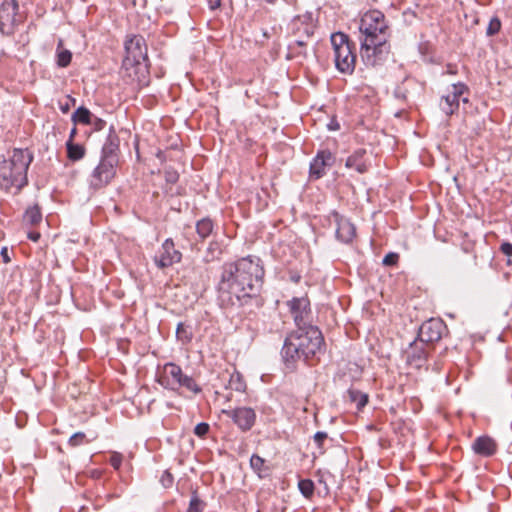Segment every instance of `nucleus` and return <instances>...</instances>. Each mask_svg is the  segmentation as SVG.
<instances>
[{
	"label": "nucleus",
	"instance_id": "obj_1",
	"mask_svg": "<svg viewBox=\"0 0 512 512\" xmlns=\"http://www.w3.org/2000/svg\"><path fill=\"white\" fill-rule=\"evenodd\" d=\"M264 273L258 257L247 256L224 264L217 285L221 305L226 308L243 306L253 300L259 305Z\"/></svg>",
	"mask_w": 512,
	"mask_h": 512
},
{
	"label": "nucleus",
	"instance_id": "obj_2",
	"mask_svg": "<svg viewBox=\"0 0 512 512\" xmlns=\"http://www.w3.org/2000/svg\"><path fill=\"white\" fill-rule=\"evenodd\" d=\"M360 53L366 65L376 66L387 54L388 25L378 10L366 12L359 24Z\"/></svg>",
	"mask_w": 512,
	"mask_h": 512
},
{
	"label": "nucleus",
	"instance_id": "obj_3",
	"mask_svg": "<svg viewBox=\"0 0 512 512\" xmlns=\"http://www.w3.org/2000/svg\"><path fill=\"white\" fill-rule=\"evenodd\" d=\"M323 345L324 338L318 327L296 329L285 338L281 355L285 363L301 359L309 362L322 351Z\"/></svg>",
	"mask_w": 512,
	"mask_h": 512
},
{
	"label": "nucleus",
	"instance_id": "obj_4",
	"mask_svg": "<svg viewBox=\"0 0 512 512\" xmlns=\"http://www.w3.org/2000/svg\"><path fill=\"white\" fill-rule=\"evenodd\" d=\"M33 156L28 150L14 149L9 159L0 162V186L21 189L28 182L27 171Z\"/></svg>",
	"mask_w": 512,
	"mask_h": 512
},
{
	"label": "nucleus",
	"instance_id": "obj_5",
	"mask_svg": "<svg viewBox=\"0 0 512 512\" xmlns=\"http://www.w3.org/2000/svg\"><path fill=\"white\" fill-rule=\"evenodd\" d=\"M126 57L123 61L125 70L133 69L135 78L139 85L146 83L145 73L147 72V46L142 36L135 35L125 43Z\"/></svg>",
	"mask_w": 512,
	"mask_h": 512
},
{
	"label": "nucleus",
	"instance_id": "obj_6",
	"mask_svg": "<svg viewBox=\"0 0 512 512\" xmlns=\"http://www.w3.org/2000/svg\"><path fill=\"white\" fill-rule=\"evenodd\" d=\"M330 40L334 50L336 69L344 74H352L356 65V54L353 51L354 44L342 32L333 33Z\"/></svg>",
	"mask_w": 512,
	"mask_h": 512
},
{
	"label": "nucleus",
	"instance_id": "obj_7",
	"mask_svg": "<svg viewBox=\"0 0 512 512\" xmlns=\"http://www.w3.org/2000/svg\"><path fill=\"white\" fill-rule=\"evenodd\" d=\"M164 374L167 385H171V389L185 388L193 394L201 392V387L189 375L184 374L181 367L175 363H167L164 366Z\"/></svg>",
	"mask_w": 512,
	"mask_h": 512
},
{
	"label": "nucleus",
	"instance_id": "obj_8",
	"mask_svg": "<svg viewBox=\"0 0 512 512\" xmlns=\"http://www.w3.org/2000/svg\"><path fill=\"white\" fill-rule=\"evenodd\" d=\"M19 6L16 0H4L0 6V32L11 36L16 28L23 22V16L18 12Z\"/></svg>",
	"mask_w": 512,
	"mask_h": 512
},
{
	"label": "nucleus",
	"instance_id": "obj_9",
	"mask_svg": "<svg viewBox=\"0 0 512 512\" xmlns=\"http://www.w3.org/2000/svg\"><path fill=\"white\" fill-rule=\"evenodd\" d=\"M297 329L315 327L311 324L312 315L310 301L306 297H295L287 303Z\"/></svg>",
	"mask_w": 512,
	"mask_h": 512
},
{
	"label": "nucleus",
	"instance_id": "obj_10",
	"mask_svg": "<svg viewBox=\"0 0 512 512\" xmlns=\"http://www.w3.org/2000/svg\"><path fill=\"white\" fill-rule=\"evenodd\" d=\"M118 160L101 157L97 167L91 175V186L94 188H102L110 183L116 174V165Z\"/></svg>",
	"mask_w": 512,
	"mask_h": 512
},
{
	"label": "nucleus",
	"instance_id": "obj_11",
	"mask_svg": "<svg viewBox=\"0 0 512 512\" xmlns=\"http://www.w3.org/2000/svg\"><path fill=\"white\" fill-rule=\"evenodd\" d=\"M222 413L230 417L242 432L251 430L256 422V413L250 407L222 410Z\"/></svg>",
	"mask_w": 512,
	"mask_h": 512
},
{
	"label": "nucleus",
	"instance_id": "obj_12",
	"mask_svg": "<svg viewBox=\"0 0 512 512\" xmlns=\"http://www.w3.org/2000/svg\"><path fill=\"white\" fill-rule=\"evenodd\" d=\"M468 91V87L462 83H456L451 86V91L442 96L439 106L441 110L447 115L451 116L459 109L460 97Z\"/></svg>",
	"mask_w": 512,
	"mask_h": 512
},
{
	"label": "nucleus",
	"instance_id": "obj_13",
	"mask_svg": "<svg viewBox=\"0 0 512 512\" xmlns=\"http://www.w3.org/2000/svg\"><path fill=\"white\" fill-rule=\"evenodd\" d=\"M446 330V325L440 319L431 318L425 321L419 329V341L428 345L434 343L442 338L443 332Z\"/></svg>",
	"mask_w": 512,
	"mask_h": 512
},
{
	"label": "nucleus",
	"instance_id": "obj_14",
	"mask_svg": "<svg viewBox=\"0 0 512 512\" xmlns=\"http://www.w3.org/2000/svg\"><path fill=\"white\" fill-rule=\"evenodd\" d=\"M182 254L175 249V244L171 238H168L162 244L154 261L157 267L166 268L181 261Z\"/></svg>",
	"mask_w": 512,
	"mask_h": 512
},
{
	"label": "nucleus",
	"instance_id": "obj_15",
	"mask_svg": "<svg viewBox=\"0 0 512 512\" xmlns=\"http://www.w3.org/2000/svg\"><path fill=\"white\" fill-rule=\"evenodd\" d=\"M316 29V22L311 12L294 17L290 23L292 36L312 38Z\"/></svg>",
	"mask_w": 512,
	"mask_h": 512
},
{
	"label": "nucleus",
	"instance_id": "obj_16",
	"mask_svg": "<svg viewBox=\"0 0 512 512\" xmlns=\"http://www.w3.org/2000/svg\"><path fill=\"white\" fill-rule=\"evenodd\" d=\"M336 223V237L343 243H350L356 235L355 226L338 212L333 211L330 215Z\"/></svg>",
	"mask_w": 512,
	"mask_h": 512
},
{
	"label": "nucleus",
	"instance_id": "obj_17",
	"mask_svg": "<svg viewBox=\"0 0 512 512\" xmlns=\"http://www.w3.org/2000/svg\"><path fill=\"white\" fill-rule=\"evenodd\" d=\"M427 346L425 343L414 341L406 351L407 363L415 368H420L427 360Z\"/></svg>",
	"mask_w": 512,
	"mask_h": 512
},
{
	"label": "nucleus",
	"instance_id": "obj_18",
	"mask_svg": "<svg viewBox=\"0 0 512 512\" xmlns=\"http://www.w3.org/2000/svg\"><path fill=\"white\" fill-rule=\"evenodd\" d=\"M334 157L328 150H322L310 164V176L319 179L325 174V168L333 164Z\"/></svg>",
	"mask_w": 512,
	"mask_h": 512
},
{
	"label": "nucleus",
	"instance_id": "obj_19",
	"mask_svg": "<svg viewBox=\"0 0 512 512\" xmlns=\"http://www.w3.org/2000/svg\"><path fill=\"white\" fill-rule=\"evenodd\" d=\"M472 450L475 454L490 457L497 451V443L489 436H479L472 443Z\"/></svg>",
	"mask_w": 512,
	"mask_h": 512
},
{
	"label": "nucleus",
	"instance_id": "obj_20",
	"mask_svg": "<svg viewBox=\"0 0 512 512\" xmlns=\"http://www.w3.org/2000/svg\"><path fill=\"white\" fill-rule=\"evenodd\" d=\"M365 156V149H357L347 158L345 166L349 169H355L360 174H364L368 171L369 167Z\"/></svg>",
	"mask_w": 512,
	"mask_h": 512
},
{
	"label": "nucleus",
	"instance_id": "obj_21",
	"mask_svg": "<svg viewBox=\"0 0 512 512\" xmlns=\"http://www.w3.org/2000/svg\"><path fill=\"white\" fill-rule=\"evenodd\" d=\"M120 140L114 131L113 127L110 128L109 134L106 138V141L102 147V156L104 158H111L113 160H118V151H119Z\"/></svg>",
	"mask_w": 512,
	"mask_h": 512
},
{
	"label": "nucleus",
	"instance_id": "obj_22",
	"mask_svg": "<svg viewBox=\"0 0 512 512\" xmlns=\"http://www.w3.org/2000/svg\"><path fill=\"white\" fill-rule=\"evenodd\" d=\"M294 40L288 44V58H306L307 45L311 38L293 36Z\"/></svg>",
	"mask_w": 512,
	"mask_h": 512
},
{
	"label": "nucleus",
	"instance_id": "obj_23",
	"mask_svg": "<svg viewBox=\"0 0 512 512\" xmlns=\"http://www.w3.org/2000/svg\"><path fill=\"white\" fill-rule=\"evenodd\" d=\"M42 219V212L38 204L28 207L23 215L24 224L33 227L39 225Z\"/></svg>",
	"mask_w": 512,
	"mask_h": 512
},
{
	"label": "nucleus",
	"instance_id": "obj_24",
	"mask_svg": "<svg viewBox=\"0 0 512 512\" xmlns=\"http://www.w3.org/2000/svg\"><path fill=\"white\" fill-rule=\"evenodd\" d=\"M250 467L260 477L265 478L270 475V468L266 464L264 458L257 454H253L250 458Z\"/></svg>",
	"mask_w": 512,
	"mask_h": 512
},
{
	"label": "nucleus",
	"instance_id": "obj_25",
	"mask_svg": "<svg viewBox=\"0 0 512 512\" xmlns=\"http://www.w3.org/2000/svg\"><path fill=\"white\" fill-rule=\"evenodd\" d=\"M214 229L213 221L210 218H203L196 223V232L201 240L211 235Z\"/></svg>",
	"mask_w": 512,
	"mask_h": 512
},
{
	"label": "nucleus",
	"instance_id": "obj_26",
	"mask_svg": "<svg viewBox=\"0 0 512 512\" xmlns=\"http://www.w3.org/2000/svg\"><path fill=\"white\" fill-rule=\"evenodd\" d=\"M67 146V156L72 161H78L82 159L85 155V148L80 144H75L73 141L68 140L66 143Z\"/></svg>",
	"mask_w": 512,
	"mask_h": 512
},
{
	"label": "nucleus",
	"instance_id": "obj_27",
	"mask_svg": "<svg viewBox=\"0 0 512 512\" xmlns=\"http://www.w3.org/2000/svg\"><path fill=\"white\" fill-rule=\"evenodd\" d=\"M222 254V247L218 241H211L206 249L204 260L212 262L219 259Z\"/></svg>",
	"mask_w": 512,
	"mask_h": 512
},
{
	"label": "nucleus",
	"instance_id": "obj_28",
	"mask_svg": "<svg viewBox=\"0 0 512 512\" xmlns=\"http://www.w3.org/2000/svg\"><path fill=\"white\" fill-rule=\"evenodd\" d=\"M93 115L92 113L85 107H79L72 115V121L77 124H85L88 125L91 122Z\"/></svg>",
	"mask_w": 512,
	"mask_h": 512
},
{
	"label": "nucleus",
	"instance_id": "obj_29",
	"mask_svg": "<svg viewBox=\"0 0 512 512\" xmlns=\"http://www.w3.org/2000/svg\"><path fill=\"white\" fill-rule=\"evenodd\" d=\"M176 337L182 343H189L192 340L193 334L189 326L180 322L176 328Z\"/></svg>",
	"mask_w": 512,
	"mask_h": 512
},
{
	"label": "nucleus",
	"instance_id": "obj_30",
	"mask_svg": "<svg viewBox=\"0 0 512 512\" xmlns=\"http://www.w3.org/2000/svg\"><path fill=\"white\" fill-rule=\"evenodd\" d=\"M349 396L351 401L356 403L359 410L365 407L368 403V395L358 390H349Z\"/></svg>",
	"mask_w": 512,
	"mask_h": 512
},
{
	"label": "nucleus",
	"instance_id": "obj_31",
	"mask_svg": "<svg viewBox=\"0 0 512 512\" xmlns=\"http://www.w3.org/2000/svg\"><path fill=\"white\" fill-rule=\"evenodd\" d=\"M298 488L305 498H311L314 494V482L310 479H301Z\"/></svg>",
	"mask_w": 512,
	"mask_h": 512
},
{
	"label": "nucleus",
	"instance_id": "obj_32",
	"mask_svg": "<svg viewBox=\"0 0 512 512\" xmlns=\"http://www.w3.org/2000/svg\"><path fill=\"white\" fill-rule=\"evenodd\" d=\"M229 385L233 390L239 392L244 391L246 388V384L239 373H233L231 375Z\"/></svg>",
	"mask_w": 512,
	"mask_h": 512
},
{
	"label": "nucleus",
	"instance_id": "obj_33",
	"mask_svg": "<svg viewBox=\"0 0 512 512\" xmlns=\"http://www.w3.org/2000/svg\"><path fill=\"white\" fill-rule=\"evenodd\" d=\"M204 508L203 501L198 497L197 492L194 491L192 493V497L190 499L188 512H202Z\"/></svg>",
	"mask_w": 512,
	"mask_h": 512
},
{
	"label": "nucleus",
	"instance_id": "obj_34",
	"mask_svg": "<svg viewBox=\"0 0 512 512\" xmlns=\"http://www.w3.org/2000/svg\"><path fill=\"white\" fill-rule=\"evenodd\" d=\"M72 59V53L69 50H62L57 53V64L60 67H67Z\"/></svg>",
	"mask_w": 512,
	"mask_h": 512
},
{
	"label": "nucleus",
	"instance_id": "obj_35",
	"mask_svg": "<svg viewBox=\"0 0 512 512\" xmlns=\"http://www.w3.org/2000/svg\"><path fill=\"white\" fill-rule=\"evenodd\" d=\"M76 104V100L67 95L63 99L59 100V109L62 113L66 114L70 111L72 107H74Z\"/></svg>",
	"mask_w": 512,
	"mask_h": 512
},
{
	"label": "nucleus",
	"instance_id": "obj_36",
	"mask_svg": "<svg viewBox=\"0 0 512 512\" xmlns=\"http://www.w3.org/2000/svg\"><path fill=\"white\" fill-rule=\"evenodd\" d=\"M501 29V21L497 17H493L487 27L486 33L488 36L497 34Z\"/></svg>",
	"mask_w": 512,
	"mask_h": 512
},
{
	"label": "nucleus",
	"instance_id": "obj_37",
	"mask_svg": "<svg viewBox=\"0 0 512 512\" xmlns=\"http://www.w3.org/2000/svg\"><path fill=\"white\" fill-rule=\"evenodd\" d=\"M86 441V435L83 432H76L69 438V445L72 447H77Z\"/></svg>",
	"mask_w": 512,
	"mask_h": 512
},
{
	"label": "nucleus",
	"instance_id": "obj_38",
	"mask_svg": "<svg viewBox=\"0 0 512 512\" xmlns=\"http://www.w3.org/2000/svg\"><path fill=\"white\" fill-rule=\"evenodd\" d=\"M412 80L407 79L404 83L395 89V96L401 100L406 101L408 99V91L406 88L407 84H410Z\"/></svg>",
	"mask_w": 512,
	"mask_h": 512
},
{
	"label": "nucleus",
	"instance_id": "obj_39",
	"mask_svg": "<svg viewBox=\"0 0 512 512\" xmlns=\"http://www.w3.org/2000/svg\"><path fill=\"white\" fill-rule=\"evenodd\" d=\"M209 429H210V427H209L208 423L201 422L195 426L194 433L198 437H204L208 434Z\"/></svg>",
	"mask_w": 512,
	"mask_h": 512
},
{
	"label": "nucleus",
	"instance_id": "obj_40",
	"mask_svg": "<svg viewBox=\"0 0 512 512\" xmlns=\"http://www.w3.org/2000/svg\"><path fill=\"white\" fill-rule=\"evenodd\" d=\"M398 260L399 255L397 253L390 252L384 256L382 263L385 266H393L397 264Z\"/></svg>",
	"mask_w": 512,
	"mask_h": 512
},
{
	"label": "nucleus",
	"instance_id": "obj_41",
	"mask_svg": "<svg viewBox=\"0 0 512 512\" xmlns=\"http://www.w3.org/2000/svg\"><path fill=\"white\" fill-rule=\"evenodd\" d=\"M122 460H123L122 454H120L118 452H113L109 459V463L114 469L118 470L122 464Z\"/></svg>",
	"mask_w": 512,
	"mask_h": 512
},
{
	"label": "nucleus",
	"instance_id": "obj_42",
	"mask_svg": "<svg viewBox=\"0 0 512 512\" xmlns=\"http://www.w3.org/2000/svg\"><path fill=\"white\" fill-rule=\"evenodd\" d=\"M89 125H91L95 131H100L104 129L106 122L99 117L93 116Z\"/></svg>",
	"mask_w": 512,
	"mask_h": 512
},
{
	"label": "nucleus",
	"instance_id": "obj_43",
	"mask_svg": "<svg viewBox=\"0 0 512 512\" xmlns=\"http://www.w3.org/2000/svg\"><path fill=\"white\" fill-rule=\"evenodd\" d=\"M327 437H328V435L326 432L318 431L315 433L313 439H314V442L316 443V445L321 449L323 442L325 439H327Z\"/></svg>",
	"mask_w": 512,
	"mask_h": 512
},
{
	"label": "nucleus",
	"instance_id": "obj_44",
	"mask_svg": "<svg viewBox=\"0 0 512 512\" xmlns=\"http://www.w3.org/2000/svg\"><path fill=\"white\" fill-rule=\"evenodd\" d=\"M161 483L164 487L168 488L173 484V476L170 472L165 471L161 476Z\"/></svg>",
	"mask_w": 512,
	"mask_h": 512
},
{
	"label": "nucleus",
	"instance_id": "obj_45",
	"mask_svg": "<svg viewBox=\"0 0 512 512\" xmlns=\"http://www.w3.org/2000/svg\"><path fill=\"white\" fill-rule=\"evenodd\" d=\"M500 251L508 256V257H511L512 256V244L509 243V242H504L500 245Z\"/></svg>",
	"mask_w": 512,
	"mask_h": 512
},
{
	"label": "nucleus",
	"instance_id": "obj_46",
	"mask_svg": "<svg viewBox=\"0 0 512 512\" xmlns=\"http://www.w3.org/2000/svg\"><path fill=\"white\" fill-rule=\"evenodd\" d=\"M210 10L214 11L221 7L222 0H206Z\"/></svg>",
	"mask_w": 512,
	"mask_h": 512
},
{
	"label": "nucleus",
	"instance_id": "obj_47",
	"mask_svg": "<svg viewBox=\"0 0 512 512\" xmlns=\"http://www.w3.org/2000/svg\"><path fill=\"white\" fill-rule=\"evenodd\" d=\"M458 73L457 66L455 64H447L443 74L456 75Z\"/></svg>",
	"mask_w": 512,
	"mask_h": 512
},
{
	"label": "nucleus",
	"instance_id": "obj_48",
	"mask_svg": "<svg viewBox=\"0 0 512 512\" xmlns=\"http://www.w3.org/2000/svg\"><path fill=\"white\" fill-rule=\"evenodd\" d=\"M166 180L170 183H175L178 180V174L175 171L166 172Z\"/></svg>",
	"mask_w": 512,
	"mask_h": 512
},
{
	"label": "nucleus",
	"instance_id": "obj_49",
	"mask_svg": "<svg viewBox=\"0 0 512 512\" xmlns=\"http://www.w3.org/2000/svg\"><path fill=\"white\" fill-rule=\"evenodd\" d=\"M0 254H1V256H2V258H3V261H4L5 263H9V262H10V257H9V254H8V249H7V247H3V248L1 249Z\"/></svg>",
	"mask_w": 512,
	"mask_h": 512
},
{
	"label": "nucleus",
	"instance_id": "obj_50",
	"mask_svg": "<svg viewBox=\"0 0 512 512\" xmlns=\"http://www.w3.org/2000/svg\"><path fill=\"white\" fill-rule=\"evenodd\" d=\"M28 238L32 240L33 242H37L40 238V233L36 231L28 232Z\"/></svg>",
	"mask_w": 512,
	"mask_h": 512
},
{
	"label": "nucleus",
	"instance_id": "obj_51",
	"mask_svg": "<svg viewBox=\"0 0 512 512\" xmlns=\"http://www.w3.org/2000/svg\"><path fill=\"white\" fill-rule=\"evenodd\" d=\"M330 130H338L339 124L337 122L331 121V123L328 125Z\"/></svg>",
	"mask_w": 512,
	"mask_h": 512
},
{
	"label": "nucleus",
	"instance_id": "obj_52",
	"mask_svg": "<svg viewBox=\"0 0 512 512\" xmlns=\"http://www.w3.org/2000/svg\"><path fill=\"white\" fill-rule=\"evenodd\" d=\"M75 134H76V128H73V129H72V131H71V133H70V138H69V140H71V141H72V139L74 138Z\"/></svg>",
	"mask_w": 512,
	"mask_h": 512
},
{
	"label": "nucleus",
	"instance_id": "obj_53",
	"mask_svg": "<svg viewBox=\"0 0 512 512\" xmlns=\"http://www.w3.org/2000/svg\"><path fill=\"white\" fill-rule=\"evenodd\" d=\"M264 1L269 3V4H274L276 2V0H264Z\"/></svg>",
	"mask_w": 512,
	"mask_h": 512
}]
</instances>
